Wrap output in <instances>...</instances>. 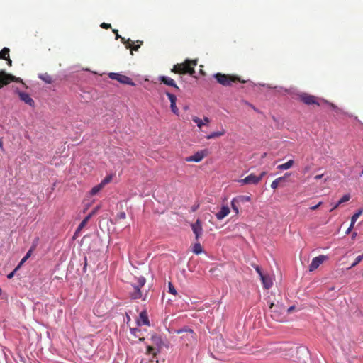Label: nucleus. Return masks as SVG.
Instances as JSON below:
<instances>
[{"label":"nucleus","mask_w":363,"mask_h":363,"mask_svg":"<svg viewBox=\"0 0 363 363\" xmlns=\"http://www.w3.org/2000/svg\"><path fill=\"white\" fill-rule=\"evenodd\" d=\"M146 279L144 277H135L133 280L130 282L132 289L128 292L130 297L132 299H141L145 301L147 298L148 291L142 290V288L145 286Z\"/></svg>","instance_id":"obj_1"},{"label":"nucleus","mask_w":363,"mask_h":363,"mask_svg":"<svg viewBox=\"0 0 363 363\" xmlns=\"http://www.w3.org/2000/svg\"><path fill=\"white\" fill-rule=\"evenodd\" d=\"M196 65L197 60H186L183 63L174 65L172 72L179 74H189L191 76H194L195 74L194 67Z\"/></svg>","instance_id":"obj_2"},{"label":"nucleus","mask_w":363,"mask_h":363,"mask_svg":"<svg viewBox=\"0 0 363 363\" xmlns=\"http://www.w3.org/2000/svg\"><path fill=\"white\" fill-rule=\"evenodd\" d=\"M214 77L219 84L225 86H231L233 83H235L237 82L241 83L245 82V81L241 80L240 78H239L237 76L225 74L222 73H216V74H214Z\"/></svg>","instance_id":"obj_3"},{"label":"nucleus","mask_w":363,"mask_h":363,"mask_svg":"<svg viewBox=\"0 0 363 363\" xmlns=\"http://www.w3.org/2000/svg\"><path fill=\"white\" fill-rule=\"evenodd\" d=\"M11 82H20L24 87L27 88V86L20 77L8 74L4 70H0V89L9 84Z\"/></svg>","instance_id":"obj_4"},{"label":"nucleus","mask_w":363,"mask_h":363,"mask_svg":"<svg viewBox=\"0 0 363 363\" xmlns=\"http://www.w3.org/2000/svg\"><path fill=\"white\" fill-rule=\"evenodd\" d=\"M178 333H182L181 339L186 345H191L196 341V333L191 329L180 330Z\"/></svg>","instance_id":"obj_5"},{"label":"nucleus","mask_w":363,"mask_h":363,"mask_svg":"<svg viewBox=\"0 0 363 363\" xmlns=\"http://www.w3.org/2000/svg\"><path fill=\"white\" fill-rule=\"evenodd\" d=\"M298 99L305 104L306 105L315 104L320 106V99L318 97L310 95L307 93H301L297 95Z\"/></svg>","instance_id":"obj_6"},{"label":"nucleus","mask_w":363,"mask_h":363,"mask_svg":"<svg viewBox=\"0 0 363 363\" xmlns=\"http://www.w3.org/2000/svg\"><path fill=\"white\" fill-rule=\"evenodd\" d=\"M108 77L110 79L116 80L121 84L135 86V84L133 82L132 79L125 75L119 73L111 72L108 74Z\"/></svg>","instance_id":"obj_7"},{"label":"nucleus","mask_w":363,"mask_h":363,"mask_svg":"<svg viewBox=\"0 0 363 363\" xmlns=\"http://www.w3.org/2000/svg\"><path fill=\"white\" fill-rule=\"evenodd\" d=\"M13 88L14 89V92L18 95L21 101L31 107L35 106V101L28 94L20 91L18 88H15L14 86H13Z\"/></svg>","instance_id":"obj_8"},{"label":"nucleus","mask_w":363,"mask_h":363,"mask_svg":"<svg viewBox=\"0 0 363 363\" xmlns=\"http://www.w3.org/2000/svg\"><path fill=\"white\" fill-rule=\"evenodd\" d=\"M208 155L207 150H202L196 152L194 155L185 158L186 162H199Z\"/></svg>","instance_id":"obj_9"},{"label":"nucleus","mask_w":363,"mask_h":363,"mask_svg":"<svg viewBox=\"0 0 363 363\" xmlns=\"http://www.w3.org/2000/svg\"><path fill=\"white\" fill-rule=\"evenodd\" d=\"M191 229L195 235L196 240H199L203 234L201 221L199 219H197L194 223L191 224Z\"/></svg>","instance_id":"obj_10"},{"label":"nucleus","mask_w":363,"mask_h":363,"mask_svg":"<svg viewBox=\"0 0 363 363\" xmlns=\"http://www.w3.org/2000/svg\"><path fill=\"white\" fill-rule=\"evenodd\" d=\"M326 259L327 257L323 255L314 257L309 265V270L311 272L314 271Z\"/></svg>","instance_id":"obj_11"},{"label":"nucleus","mask_w":363,"mask_h":363,"mask_svg":"<svg viewBox=\"0 0 363 363\" xmlns=\"http://www.w3.org/2000/svg\"><path fill=\"white\" fill-rule=\"evenodd\" d=\"M260 182V178H257L254 174H250L245 178L241 179L239 182L242 184H257Z\"/></svg>","instance_id":"obj_12"},{"label":"nucleus","mask_w":363,"mask_h":363,"mask_svg":"<svg viewBox=\"0 0 363 363\" xmlns=\"http://www.w3.org/2000/svg\"><path fill=\"white\" fill-rule=\"evenodd\" d=\"M166 95L167 96L168 99L170 101V108L171 111L176 115H179V109L177 107L176 102H177V97L175 95L166 92Z\"/></svg>","instance_id":"obj_13"},{"label":"nucleus","mask_w":363,"mask_h":363,"mask_svg":"<svg viewBox=\"0 0 363 363\" xmlns=\"http://www.w3.org/2000/svg\"><path fill=\"white\" fill-rule=\"evenodd\" d=\"M138 325H150V321L147 315V311H143L140 312L139 315V318L137 320Z\"/></svg>","instance_id":"obj_14"},{"label":"nucleus","mask_w":363,"mask_h":363,"mask_svg":"<svg viewBox=\"0 0 363 363\" xmlns=\"http://www.w3.org/2000/svg\"><path fill=\"white\" fill-rule=\"evenodd\" d=\"M159 80L164 84L165 85H167V86H172V87H174V89H177V90H179V88L178 87V86L176 84L175 82L174 79H172V78L169 77H166V76H160L159 77Z\"/></svg>","instance_id":"obj_15"},{"label":"nucleus","mask_w":363,"mask_h":363,"mask_svg":"<svg viewBox=\"0 0 363 363\" xmlns=\"http://www.w3.org/2000/svg\"><path fill=\"white\" fill-rule=\"evenodd\" d=\"M95 211H93L91 213H90L88 216H86L84 219L81 222V223L79 225V226L77 227L75 233H74V235L77 236L79 232L86 226V225L87 224V223L89 222V220H90V218H91V216L95 213Z\"/></svg>","instance_id":"obj_16"},{"label":"nucleus","mask_w":363,"mask_h":363,"mask_svg":"<svg viewBox=\"0 0 363 363\" xmlns=\"http://www.w3.org/2000/svg\"><path fill=\"white\" fill-rule=\"evenodd\" d=\"M262 280L263 287L266 289H270L273 285V281L272 277L267 274H263L260 277Z\"/></svg>","instance_id":"obj_17"},{"label":"nucleus","mask_w":363,"mask_h":363,"mask_svg":"<svg viewBox=\"0 0 363 363\" xmlns=\"http://www.w3.org/2000/svg\"><path fill=\"white\" fill-rule=\"evenodd\" d=\"M291 175V173L287 172L284 176L280 177L279 178H277L275 180H274L271 184V187L273 189H276L278 188V186L280 182H284L286 179Z\"/></svg>","instance_id":"obj_18"},{"label":"nucleus","mask_w":363,"mask_h":363,"mask_svg":"<svg viewBox=\"0 0 363 363\" xmlns=\"http://www.w3.org/2000/svg\"><path fill=\"white\" fill-rule=\"evenodd\" d=\"M230 213V208L228 206H222L220 211L216 214L218 220H220L223 219Z\"/></svg>","instance_id":"obj_19"},{"label":"nucleus","mask_w":363,"mask_h":363,"mask_svg":"<svg viewBox=\"0 0 363 363\" xmlns=\"http://www.w3.org/2000/svg\"><path fill=\"white\" fill-rule=\"evenodd\" d=\"M38 77L47 84H51L53 82L52 77L46 72L40 74Z\"/></svg>","instance_id":"obj_20"},{"label":"nucleus","mask_w":363,"mask_h":363,"mask_svg":"<svg viewBox=\"0 0 363 363\" xmlns=\"http://www.w3.org/2000/svg\"><path fill=\"white\" fill-rule=\"evenodd\" d=\"M294 164V161L293 160H289L286 163L280 164L277 167V169L279 170H286L290 169Z\"/></svg>","instance_id":"obj_21"},{"label":"nucleus","mask_w":363,"mask_h":363,"mask_svg":"<svg viewBox=\"0 0 363 363\" xmlns=\"http://www.w3.org/2000/svg\"><path fill=\"white\" fill-rule=\"evenodd\" d=\"M225 130L223 128H222L221 130H220V131L211 133V134L206 135V139L210 140V139H213L214 138L223 136V135H225Z\"/></svg>","instance_id":"obj_22"},{"label":"nucleus","mask_w":363,"mask_h":363,"mask_svg":"<svg viewBox=\"0 0 363 363\" xmlns=\"http://www.w3.org/2000/svg\"><path fill=\"white\" fill-rule=\"evenodd\" d=\"M9 49L8 48H4L0 51V59L1 60H7V58L9 57Z\"/></svg>","instance_id":"obj_23"},{"label":"nucleus","mask_w":363,"mask_h":363,"mask_svg":"<svg viewBox=\"0 0 363 363\" xmlns=\"http://www.w3.org/2000/svg\"><path fill=\"white\" fill-rule=\"evenodd\" d=\"M363 213V209H359L351 218V223L354 225L359 217Z\"/></svg>","instance_id":"obj_24"},{"label":"nucleus","mask_w":363,"mask_h":363,"mask_svg":"<svg viewBox=\"0 0 363 363\" xmlns=\"http://www.w3.org/2000/svg\"><path fill=\"white\" fill-rule=\"evenodd\" d=\"M239 203H240L238 202V201L235 198L233 199V200L231 201L232 209L233 210V211L236 214H238V213H239V208H238V204Z\"/></svg>","instance_id":"obj_25"},{"label":"nucleus","mask_w":363,"mask_h":363,"mask_svg":"<svg viewBox=\"0 0 363 363\" xmlns=\"http://www.w3.org/2000/svg\"><path fill=\"white\" fill-rule=\"evenodd\" d=\"M121 42L125 45L126 48H130L132 50L133 42H132L130 39L126 40L125 38H121ZM130 53L133 55L132 50Z\"/></svg>","instance_id":"obj_26"},{"label":"nucleus","mask_w":363,"mask_h":363,"mask_svg":"<svg viewBox=\"0 0 363 363\" xmlns=\"http://www.w3.org/2000/svg\"><path fill=\"white\" fill-rule=\"evenodd\" d=\"M202 247L199 242H196L194 245L193 252L196 255H199L202 252Z\"/></svg>","instance_id":"obj_27"},{"label":"nucleus","mask_w":363,"mask_h":363,"mask_svg":"<svg viewBox=\"0 0 363 363\" xmlns=\"http://www.w3.org/2000/svg\"><path fill=\"white\" fill-rule=\"evenodd\" d=\"M103 189V187L101 186V184H98L95 186H94L91 190L90 191V194L91 196H94L95 194H96L98 192H99L101 189Z\"/></svg>","instance_id":"obj_28"},{"label":"nucleus","mask_w":363,"mask_h":363,"mask_svg":"<svg viewBox=\"0 0 363 363\" xmlns=\"http://www.w3.org/2000/svg\"><path fill=\"white\" fill-rule=\"evenodd\" d=\"M363 259V254L357 256L355 258L354 262L351 264V266L348 269H351L357 266L362 260Z\"/></svg>","instance_id":"obj_29"},{"label":"nucleus","mask_w":363,"mask_h":363,"mask_svg":"<svg viewBox=\"0 0 363 363\" xmlns=\"http://www.w3.org/2000/svg\"><path fill=\"white\" fill-rule=\"evenodd\" d=\"M239 203H245L250 201V197L248 196H239L235 198Z\"/></svg>","instance_id":"obj_30"},{"label":"nucleus","mask_w":363,"mask_h":363,"mask_svg":"<svg viewBox=\"0 0 363 363\" xmlns=\"http://www.w3.org/2000/svg\"><path fill=\"white\" fill-rule=\"evenodd\" d=\"M112 180V176L108 175L100 183L101 186L104 188L107 184Z\"/></svg>","instance_id":"obj_31"},{"label":"nucleus","mask_w":363,"mask_h":363,"mask_svg":"<svg viewBox=\"0 0 363 363\" xmlns=\"http://www.w3.org/2000/svg\"><path fill=\"white\" fill-rule=\"evenodd\" d=\"M192 120L199 128H201L202 125H204L203 121L196 116L193 117Z\"/></svg>","instance_id":"obj_32"},{"label":"nucleus","mask_w":363,"mask_h":363,"mask_svg":"<svg viewBox=\"0 0 363 363\" xmlns=\"http://www.w3.org/2000/svg\"><path fill=\"white\" fill-rule=\"evenodd\" d=\"M350 194H345L338 201V204H342L345 202H347L350 200Z\"/></svg>","instance_id":"obj_33"},{"label":"nucleus","mask_w":363,"mask_h":363,"mask_svg":"<svg viewBox=\"0 0 363 363\" xmlns=\"http://www.w3.org/2000/svg\"><path fill=\"white\" fill-rule=\"evenodd\" d=\"M137 45H133L132 52L138 51L140 46L143 45V42L142 40H137Z\"/></svg>","instance_id":"obj_34"},{"label":"nucleus","mask_w":363,"mask_h":363,"mask_svg":"<svg viewBox=\"0 0 363 363\" xmlns=\"http://www.w3.org/2000/svg\"><path fill=\"white\" fill-rule=\"evenodd\" d=\"M168 287H169V292L173 295H176L177 294V291L174 288V286H173V284L169 282V284H168Z\"/></svg>","instance_id":"obj_35"},{"label":"nucleus","mask_w":363,"mask_h":363,"mask_svg":"<svg viewBox=\"0 0 363 363\" xmlns=\"http://www.w3.org/2000/svg\"><path fill=\"white\" fill-rule=\"evenodd\" d=\"M35 245H33V246L30 248V250L28 251V252L25 255L26 259H28L31 256L32 252L35 250Z\"/></svg>","instance_id":"obj_36"},{"label":"nucleus","mask_w":363,"mask_h":363,"mask_svg":"<svg viewBox=\"0 0 363 363\" xmlns=\"http://www.w3.org/2000/svg\"><path fill=\"white\" fill-rule=\"evenodd\" d=\"M254 268L256 270V272L258 273L259 277H262V275H263L264 274L262 273V269L258 266V265H255L254 266Z\"/></svg>","instance_id":"obj_37"},{"label":"nucleus","mask_w":363,"mask_h":363,"mask_svg":"<svg viewBox=\"0 0 363 363\" xmlns=\"http://www.w3.org/2000/svg\"><path fill=\"white\" fill-rule=\"evenodd\" d=\"M28 259H26V257L24 256L23 258L21 260L20 263L18 264V266L16 267V270H18L23 265V264Z\"/></svg>","instance_id":"obj_38"},{"label":"nucleus","mask_w":363,"mask_h":363,"mask_svg":"<svg viewBox=\"0 0 363 363\" xmlns=\"http://www.w3.org/2000/svg\"><path fill=\"white\" fill-rule=\"evenodd\" d=\"M101 27L104 28V29H108V28H111V25L109 24V23H102L101 24Z\"/></svg>","instance_id":"obj_39"},{"label":"nucleus","mask_w":363,"mask_h":363,"mask_svg":"<svg viewBox=\"0 0 363 363\" xmlns=\"http://www.w3.org/2000/svg\"><path fill=\"white\" fill-rule=\"evenodd\" d=\"M154 351H155V349L152 347H151V346L147 347V352L149 354H152L153 355L155 356L156 353Z\"/></svg>","instance_id":"obj_40"},{"label":"nucleus","mask_w":363,"mask_h":363,"mask_svg":"<svg viewBox=\"0 0 363 363\" xmlns=\"http://www.w3.org/2000/svg\"><path fill=\"white\" fill-rule=\"evenodd\" d=\"M119 219H125L126 218V215L125 212H121L117 216Z\"/></svg>","instance_id":"obj_41"},{"label":"nucleus","mask_w":363,"mask_h":363,"mask_svg":"<svg viewBox=\"0 0 363 363\" xmlns=\"http://www.w3.org/2000/svg\"><path fill=\"white\" fill-rule=\"evenodd\" d=\"M130 332H131V333H132L133 335H135V336H136V335H137V333H140V330H138V329H137V328H130Z\"/></svg>","instance_id":"obj_42"},{"label":"nucleus","mask_w":363,"mask_h":363,"mask_svg":"<svg viewBox=\"0 0 363 363\" xmlns=\"http://www.w3.org/2000/svg\"><path fill=\"white\" fill-rule=\"evenodd\" d=\"M322 204V202H319L317 205L315 206H313L311 207H310V210L311 211H315L316 210L319 206H320Z\"/></svg>","instance_id":"obj_43"},{"label":"nucleus","mask_w":363,"mask_h":363,"mask_svg":"<svg viewBox=\"0 0 363 363\" xmlns=\"http://www.w3.org/2000/svg\"><path fill=\"white\" fill-rule=\"evenodd\" d=\"M118 30H116V29H113V33L116 34V39H119V38H120V39L121 40V38H122V37L118 34Z\"/></svg>","instance_id":"obj_44"},{"label":"nucleus","mask_w":363,"mask_h":363,"mask_svg":"<svg viewBox=\"0 0 363 363\" xmlns=\"http://www.w3.org/2000/svg\"><path fill=\"white\" fill-rule=\"evenodd\" d=\"M17 271H18V270H16V268H15V269H14V270H13V272H11L10 274H9L7 275L8 279H11V278H13V276H14V274H15V273H16V272H17Z\"/></svg>","instance_id":"obj_45"},{"label":"nucleus","mask_w":363,"mask_h":363,"mask_svg":"<svg viewBox=\"0 0 363 363\" xmlns=\"http://www.w3.org/2000/svg\"><path fill=\"white\" fill-rule=\"evenodd\" d=\"M267 174V172L265 171H263L259 176H257V178H260V181L262 179V178Z\"/></svg>","instance_id":"obj_46"},{"label":"nucleus","mask_w":363,"mask_h":363,"mask_svg":"<svg viewBox=\"0 0 363 363\" xmlns=\"http://www.w3.org/2000/svg\"><path fill=\"white\" fill-rule=\"evenodd\" d=\"M353 227H354V225H352V223H351V224H350V227H349V228H348V229L346 230V234H349V233L351 232V230H352V229L353 228Z\"/></svg>","instance_id":"obj_47"},{"label":"nucleus","mask_w":363,"mask_h":363,"mask_svg":"<svg viewBox=\"0 0 363 363\" xmlns=\"http://www.w3.org/2000/svg\"><path fill=\"white\" fill-rule=\"evenodd\" d=\"M323 174H318V175H316V176H315V177H314V179H315V180H318V179H322V178H323Z\"/></svg>","instance_id":"obj_48"},{"label":"nucleus","mask_w":363,"mask_h":363,"mask_svg":"<svg viewBox=\"0 0 363 363\" xmlns=\"http://www.w3.org/2000/svg\"><path fill=\"white\" fill-rule=\"evenodd\" d=\"M311 169V167L309 165L308 166H306L304 168H303V172L304 173H306L308 172Z\"/></svg>","instance_id":"obj_49"},{"label":"nucleus","mask_w":363,"mask_h":363,"mask_svg":"<svg viewBox=\"0 0 363 363\" xmlns=\"http://www.w3.org/2000/svg\"><path fill=\"white\" fill-rule=\"evenodd\" d=\"M209 121H209V118L208 117H204L203 118V122L204 123V124L209 123Z\"/></svg>","instance_id":"obj_50"},{"label":"nucleus","mask_w":363,"mask_h":363,"mask_svg":"<svg viewBox=\"0 0 363 363\" xmlns=\"http://www.w3.org/2000/svg\"><path fill=\"white\" fill-rule=\"evenodd\" d=\"M340 204H338L336 203L335 205H334V206L332 208V209L330 210V211H333V210L336 209Z\"/></svg>","instance_id":"obj_51"},{"label":"nucleus","mask_w":363,"mask_h":363,"mask_svg":"<svg viewBox=\"0 0 363 363\" xmlns=\"http://www.w3.org/2000/svg\"><path fill=\"white\" fill-rule=\"evenodd\" d=\"M6 60L8 61V65H9V66H11L12 61H11V60L9 58V57L7 58V60Z\"/></svg>","instance_id":"obj_52"},{"label":"nucleus","mask_w":363,"mask_h":363,"mask_svg":"<svg viewBox=\"0 0 363 363\" xmlns=\"http://www.w3.org/2000/svg\"><path fill=\"white\" fill-rule=\"evenodd\" d=\"M274 306H275L274 304L273 303H272L270 304V309L272 310ZM272 312H274V311H272Z\"/></svg>","instance_id":"obj_53"},{"label":"nucleus","mask_w":363,"mask_h":363,"mask_svg":"<svg viewBox=\"0 0 363 363\" xmlns=\"http://www.w3.org/2000/svg\"><path fill=\"white\" fill-rule=\"evenodd\" d=\"M357 233H353L352 235V238L354 239L356 236H357Z\"/></svg>","instance_id":"obj_54"},{"label":"nucleus","mask_w":363,"mask_h":363,"mask_svg":"<svg viewBox=\"0 0 363 363\" xmlns=\"http://www.w3.org/2000/svg\"><path fill=\"white\" fill-rule=\"evenodd\" d=\"M0 148L3 149V143L1 139H0Z\"/></svg>","instance_id":"obj_55"},{"label":"nucleus","mask_w":363,"mask_h":363,"mask_svg":"<svg viewBox=\"0 0 363 363\" xmlns=\"http://www.w3.org/2000/svg\"><path fill=\"white\" fill-rule=\"evenodd\" d=\"M293 310H294V307H293V306H291V307H290V308H288V312H291V311H293Z\"/></svg>","instance_id":"obj_56"},{"label":"nucleus","mask_w":363,"mask_h":363,"mask_svg":"<svg viewBox=\"0 0 363 363\" xmlns=\"http://www.w3.org/2000/svg\"><path fill=\"white\" fill-rule=\"evenodd\" d=\"M196 207H194L192 210L196 211Z\"/></svg>","instance_id":"obj_57"},{"label":"nucleus","mask_w":363,"mask_h":363,"mask_svg":"<svg viewBox=\"0 0 363 363\" xmlns=\"http://www.w3.org/2000/svg\"><path fill=\"white\" fill-rule=\"evenodd\" d=\"M266 156V153H264V155H262V157H264Z\"/></svg>","instance_id":"obj_58"},{"label":"nucleus","mask_w":363,"mask_h":363,"mask_svg":"<svg viewBox=\"0 0 363 363\" xmlns=\"http://www.w3.org/2000/svg\"><path fill=\"white\" fill-rule=\"evenodd\" d=\"M361 174V175H363V169L362 170V172H361V174Z\"/></svg>","instance_id":"obj_59"}]
</instances>
